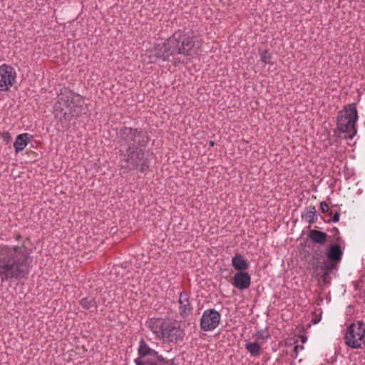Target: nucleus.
<instances>
[{
	"label": "nucleus",
	"instance_id": "nucleus-13",
	"mask_svg": "<svg viewBox=\"0 0 365 365\" xmlns=\"http://www.w3.org/2000/svg\"><path fill=\"white\" fill-rule=\"evenodd\" d=\"M171 46L168 45V39L163 43L157 44L154 49V56L163 61H168L170 56H175L174 53L170 51Z\"/></svg>",
	"mask_w": 365,
	"mask_h": 365
},
{
	"label": "nucleus",
	"instance_id": "nucleus-31",
	"mask_svg": "<svg viewBox=\"0 0 365 365\" xmlns=\"http://www.w3.org/2000/svg\"><path fill=\"white\" fill-rule=\"evenodd\" d=\"M209 145L210 146H213L215 145V142L211 140V141L209 142Z\"/></svg>",
	"mask_w": 365,
	"mask_h": 365
},
{
	"label": "nucleus",
	"instance_id": "nucleus-28",
	"mask_svg": "<svg viewBox=\"0 0 365 365\" xmlns=\"http://www.w3.org/2000/svg\"><path fill=\"white\" fill-rule=\"evenodd\" d=\"M339 212H336L333 216H332V218H331V221L333 222H339Z\"/></svg>",
	"mask_w": 365,
	"mask_h": 365
},
{
	"label": "nucleus",
	"instance_id": "nucleus-24",
	"mask_svg": "<svg viewBox=\"0 0 365 365\" xmlns=\"http://www.w3.org/2000/svg\"><path fill=\"white\" fill-rule=\"evenodd\" d=\"M319 264L320 262H311V266L309 268L310 270H312L313 274L315 276H317V271L319 270V269H323V267L321 266Z\"/></svg>",
	"mask_w": 365,
	"mask_h": 365
},
{
	"label": "nucleus",
	"instance_id": "nucleus-23",
	"mask_svg": "<svg viewBox=\"0 0 365 365\" xmlns=\"http://www.w3.org/2000/svg\"><path fill=\"white\" fill-rule=\"evenodd\" d=\"M270 58L271 55L267 50H264L260 53V59L264 63H269Z\"/></svg>",
	"mask_w": 365,
	"mask_h": 365
},
{
	"label": "nucleus",
	"instance_id": "nucleus-21",
	"mask_svg": "<svg viewBox=\"0 0 365 365\" xmlns=\"http://www.w3.org/2000/svg\"><path fill=\"white\" fill-rule=\"evenodd\" d=\"M80 304L85 309L96 307V302L94 298L84 297L80 301Z\"/></svg>",
	"mask_w": 365,
	"mask_h": 365
},
{
	"label": "nucleus",
	"instance_id": "nucleus-29",
	"mask_svg": "<svg viewBox=\"0 0 365 365\" xmlns=\"http://www.w3.org/2000/svg\"><path fill=\"white\" fill-rule=\"evenodd\" d=\"M304 349V346L302 345H296L294 348V351L297 354L299 351L302 350Z\"/></svg>",
	"mask_w": 365,
	"mask_h": 365
},
{
	"label": "nucleus",
	"instance_id": "nucleus-3",
	"mask_svg": "<svg viewBox=\"0 0 365 365\" xmlns=\"http://www.w3.org/2000/svg\"><path fill=\"white\" fill-rule=\"evenodd\" d=\"M58 103L63 113V118L71 121L83 113V98L80 95L63 88L58 96Z\"/></svg>",
	"mask_w": 365,
	"mask_h": 365
},
{
	"label": "nucleus",
	"instance_id": "nucleus-22",
	"mask_svg": "<svg viewBox=\"0 0 365 365\" xmlns=\"http://www.w3.org/2000/svg\"><path fill=\"white\" fill-rule=\"evenodd\" d=\"M253 337L257 341L262 340L263 341H264L269 337V334L267 333L266 329L265 330L261 329V330L258 331L257 332H256L254 334Z\"/></svg>",
	"mask_w": 365,
	"mask_h": 365
},
{
	"label": "nucleus",
	"instance_id": "nucleus-18",
	"mask_svg": "<svg viewBox=\"0 0 365 365\" xmlns=\"http://www.w3.org/2000/svg\"><path fill=\"white\" fill-rule=\"evenodd\" d=\"M309 237L314 243L323 244L327 240V235L322 231L311 230L309 233Z\"/></svg>",
	"mask_w": 365,
	"mask_h": 365
},
{
	"label": "nucleus",
	"instance_id": "nucleus-27",
	"mask_svg": "<svg viewBox=\"0 0 365 365\" xmlns=\"http://www.w3.org/2000/svg\"><path fill=\"white\" fill-rule=\"evenodd\" d=\"M322 258V255L317 252H314L312 256L313 262H320V259Z\"/></svg>",
	"mask_w": 365,
	"mask_h": 365
},
{
	"label": "nucleus",
	"instance_id": "nucleus-19",
	"mask_svg": "<svg viewBox=\"0 0 365 365\" xmlns=\"http://www.w3.org/2000/svg\"><path fill=\"white\" fill-rule=\"evenodd\" d=\"M317 211L314 206H311L307 208L305 212L302 214V218L309 224H313L317 221Z\"/></svg>",
	"mask_w": 365,
	"mask_h": 365
},
{
	"label": "nucleus",
	"instance_id": "nucleus-10",
	"mask_svg": "<svg viewBox=\"0 0 365 365\" xmlns=\"http://www.w3.org/2000/svg\"><path fill=\"white\" fill-rule=\"evenodd\" d=\"M16 81V72L9 65L0 66V92L9 91L15 84Z\"/></svg>",
	"mask_w": 365,
	"mask_h": 365
},
{
	"label": "nucleus",
	"instance_id": "nucleus-9",
	"mask_svg": "<svg viewBox=\"0 0 365 365\" xmlns=\"http://www.w3.org/2000/svg\"><path fill=\"white\" fill-rule=\"evenodd\" d=\"M345 344L352 349L365 347V324L357 321L350 324L344 337Z\"/></svg>",
	"mask_w": 365,
	"mask_h": 365
},
{
	"label": "nucleus",
	"instance_id": "nucleus-14",
	"mask_svg": "<svg viewBox=\"0 0 365 365\" xmlns=\"http://www.w3.org/2000/svg\"><path fill=\"white\" fill-rule=\"evenodd\" d=\"M179 311L182 317H186L192 311V307L190 302V295L186 292H182L179 296Z\"/></svg>",
	"mask_w": 365,
	"mask_h": 365
},
{
	"label": "nucleus",
	"instance_id": "nucleus-16",
	"mask_svg": "<svg viewBox=\"0 0 365 365\" xmlns=\"http://www.w3.org/2000/svg\"><path fill=\"white\" fill-rule=\"evenodd\" d=\"M343 251L339 245L335 244L329 246L327 252V257L332 262H339L341 260Z\"/></svg>",
	"mask_w": 365,
	"mask_h": 365
},
{
	"label": "nucleus",
	"instance_id": "nucleus-26",
	"mask_svg": "<svg viewBox=\"0 0 365 365\" xmlns=\"http://www.w3.org/2000/svg\"><path fill=\"white\" fill-rule=\"evenodd\" d=\"M320 209L322 210V212L325 213L329 211V205L326 202H322L320 203Z\"/></svg>",
	"mask_w": 365,
	"mask_h": 365
},
{
	"label": "nucleus",
	"instance_id": "nucleus-30",
	"mask_svg": "<svg viewBox=\"0 0 365 365\" xmlns=\"http://www.w3.org/2000/svg\"><path fill=\"white\" fill-rule=\"evenodd\" d=\"M326 267L329 270H332V269L336 268V265L334 264H333V263H331V264H327Z\"/></svg>",
	"mask_w": 365,
	"mask_h": 365
},
{
	"label": "nucleus",
	"instance_id": "nucleus-8",
	"mask_svg": "<svg viewBox=\"0 0 365 365\" xmlns=\"http://www.w3.org/2000/svg\"><path fill=\"white\" fill-rule=\"evenodd\" d=\"M356 108L351 106H346L344 109L339 112L337 116V128L343 133H349V138L356 133L355 123L357 120Z\"/></svg>",
	"mask_w": 365,
	"mask_h": 365
},
{
	"label": "nucleus",
	"instance_id": "nucleus-1",
	"mask_svg": "<svg viewBox=\"0 0 365 365\" xmlns=\"http://www.w3.org/2000/svg\"><path fill=\"white\" fill-rule=\"evenodd\" d=\"M31 256L24 245L0 244V279L3 282L26 279L31 270Z\"/></svg>",
	"mask_w": 365,
	"mask_h": 365
},
{
	"label": "nucleus",
	"instance_id": "nucleus-15",
	"mask_svg": "<svg viewBox=\"0 0 365 365\" xmlns=\"http://www.w3.org/2000/svg\"><path fill=\"white\" fill-rule=\"evenodd\" d=\"M32 138V135L28 133L19 134L16 136L14 143L15 152L19 153L24 150Z\"/></svg>",
	"mask_w": 365,
	"mask_h": 365
},
{
	"label": "nucleus",
	"instance_id": "nucleus-7",
	"mask_svg": "<svg viewBox=\"0 0 365 365\" xmlns=\"http://www.w3.org/2000/svg\"><path fill=\"white\" fill-rule=\"evenodd\" d=\"M138 353V357L134 360L135 365H172L155 350L150 348L143 339L140 341Z\"/></svg>",
	"mask_w": 365,
	"mask_h": 365
},
{
	"label": "nucleus",
	"instance_id": "nucleus-2",
	"mask_svg": "<svg viewBox=\"0 0 365 365\" xmlns=\"http://www.w3.org/2000/svg\"><path fill=\"white\" fill-rule=\"evenodd\" d=\"M148 327L157 339L168 343L182 340L185 335L183 328L177 321L151 319Z\"/></svg>",
	"mask_w": 365,
	"mask_h": 365
},
{
	"label": "nucleus",
	"instance_id": "nucleus-5",
	"mask_svg": "<svg viewBox=\"0 0 365 365\" xmlns=\"http://www.w3.org/2000/svg\"><path fill=\"white\" fill-rule=\"evenodd\" d=\"M118 143L125 150L131 148H145L148 143V138L141 129L124 127L117 133Z\"/></svg>",
	"mask_w": 365,
	"mask_h": 365
},
{
	"label": "nucleus",
	"instance_id": "nucleus-12",
	"mask_svg": "<svg viewBox=\"0 0 365 365\" xmlns=\"http://www.w3.org/2000/svg\"><path fill=\"white\" fill-rule=\"evenodd\" d=\"M251 284V277L247 272H236L232 280V284L236 288L244 290L250 287Z\"/></svg>",
	"mask_w": 365,
	"mask_h": 365
},
{
	"label": "nucleus",
	"instance_id": "nucleus-32",
	"mask_svg": "<svg viewBox=\"0 0 365 365\" xmlns=\"http://www.w3.org/2000/svg\"><path fill=\"white\" fill-rule=\"evenodd\" d=\"M327 272H324V275H327Z\"/></svg>",
	"mask_w": 365,
	"mask_h": 365
},
{
	"label": "nucleus",
	"instance_id": "nucleus-17",
	"mask_svg": "<svg viewBox=\"0 0 365 365\" xmlns=\"http://www.w3.org/2000/svg\"><path fill=\"white\" fill-rule=\"evenodd\" d=\"M232 267L239 272L245 270L249 267V262L240 254H236L232 259Z\"/></svg>",
	"mask_w": 365,
	"mask_h": 365
},
{
	"label": "nucleus",
	"instance_id": "nucleus-4",
	"mask_svg": "<svg viewBox=\"0 0 365 365\" xmlns=\"http://www.w3.org/2000/svg\"><path fill=\"white\" fill-rule=\"evenodd\" d=\"M119 155L122 167L130 170H138L145 173L150 166L149 152L145 148L120 149Z\"/></svg>",
	"mask_w": 365,
	"mask_h": 365
},
{
	"label": "nucleus",
	"instance_id": "nucleus-25",
	"mask_svg": "<svg viewBox=\"0 0 365 365\" xmlns=\"http://www.w3.org/2000/svg\"><path fill=\"white\" fill-rule=\"evenodd\" d=\"M1 137L3 140L6 143H8L11 138V134L7 131L3 132L1 134Z\"/></svg>",
	"mask_w": 365,
	"mask_h": 365
},
{
	"label": "nucleus",
	"instance_id": "nucleus-20",
	"mask_svg": "<svg viewBox=\"0 0 365 365\" xmlns=\"http://www.w3.org/2000/svg\"><path fill=\"white\" fill-rule=\"evenodd\" d=\"M245 349L250 353L251 356H258L261 350V346L257 342H248L245 345Z\"/></svg>",
	"mask_w": 365,
	"mask_h": 365
},
{
	"label": "nucleus",
	"instance_id": "nucleus-6",
	"mask_svg": "<svg viewBox=\"0 0 365 365\" xmlns=\"http://www.w3.org/2000/svg\"><path fill=\"white\" fill-rule=\"evenodd\" d=\"M168 45L175 55L191 56L195 53L194 36L182 31H175L168 39Z\"/></svg>",
	"mask_w": 365,
	"mask_h": 365
},
{
	"label": "nucleus",
	"instance_id": "nucleus-11",
	"mask_svg": "<svg viewBox=\"0 0 365 365\" xmlns=\"http://www.w3.org/2000/svg\"><path fill=\"white\" fill-rule=\"evenodd\" d=\"M220 319V314L215 309H206L200 318V329L205 331H212L218 327Z\"/></svg>",
	"mask_w": 365,
	"mask_h": 365
}]
</instances>
